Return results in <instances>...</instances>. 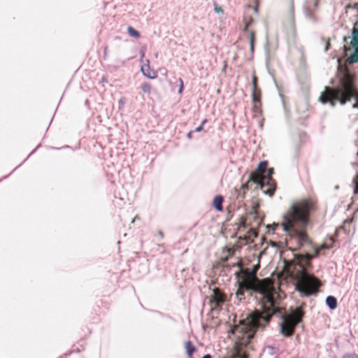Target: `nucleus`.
Returning <instances> with one entry per match:
<instances>
[{"label": "nucleus", "instance_id": "f257e3e1", "mask_svg": "<svg viewBox=\"0 0 358 358\" xmlns=\"http://www.w3.org/2000/svg\"><path fill=\"white\" fill-rule=\"evenodd\" d=\"M258 268L259 265H256L252 270L241 268L236 273L239 278L236 292L237 299L239 301L245 299V291L259 293L262 296V310H255L231 329V333L236 338L234 358H247L244 348L250 343L256 330L266 325L273 314L281 312L274 300L276 292L273 280L271 278L259 279L257 277Z\"/></svg>", "mask_w": 358, "mask_h": 358}, {"label": "nucleus", "instance_id": "473e14b6", "mask_svg": "<svg viewBox=\"0 0 358 358\" xmlns=\"http://www.w3.org/2000/svg\"><path fill=\"white\" fill-rule=\"evenodd\" d=\"M207 122H208L207 119H204V120L202 121V122H201V124L203 126V125H204Z\"/></svg>", "mask_w": 358, "mask_h": 358}, {"label": "nucleus", "instance_id": "c756f323", "mask_svg": "<svg viewBox=\"0 0 358 358\" xmlns=\"http://www.w3.org/2000/svg\"><path fill=\"white\" fill-rule=\"evenodd\" d=\"M157 234H158V235L159 236V237H160L161 238H164V234H163V232H162V231H160V230H159V231H158Z\"/></svg>", "mask_w": 358, "mask_h": 358}, {"label": "nucleus", "instance_id": "412c9836", "mask_svg": "<svg viewBox=\"0 0 358 358\" xmlns=\"http://www.w3.org/2000/svg\"><path fill=\"white\" fill-rule=\"evenodd\" d=\"M274 173V170L273 168H270L267 170L266 169V172L264 173V178H272V175Z\"/></svg>", "mask_w": 358, "mask_h": 358}, {"label": "nucleus", "instance_id": "2f4dec72", "mask_svg": "<svg viewBox=\"0 0 358 358\" xmlns=\"http://www.w3.org/2000/svg\"><path fill=\"white\" fill-rule=\"evenodd\" d=\"M192 131H189L188 134H187V138H192Z\"/></svg>", "mask_w": 358, "mask_h": 358}, {"label": "nucleus", "instance_id": "aec40b11", "mask_svg": "<svg viewBox=\"0 0 358 358\" xmlns=\"http://www.w3.org/2000/svg\"><path fill=\"white\" fill-rule=\"evenodd\" d=\"M252 22H253V18L252 17H250L249 18L245 20V26H244L245 31H249L248 28Z\"/></svg>", "mask_w": 358, "mask_h": 358}, {"label": "nucleus", "instance_id": "4468645a", "mask_svg": "<svg viewBox=\"0 0 358 358\" xmlns=\"http://www.w3.org/2000/svg\"><path fill=\"white\" fill-rule=\"evenodd\" d=\"M261 90L259 87L252 88V97L253 102L261 101Z\"/></svg>", "mask_w": 358, "mask_h": 358}, {"label": "nucleus", "instance_id": "cd10ccee", "mask_svg": "<svg viewBox=\"0 0 358 358\" xmlns=\"http://www.w3.org/2000/svg\"><path fill=\"white\" fill-rule=\"evenodd\" d=\"M215 10L217 13H222V9L220 7H215Z\"/></svg>", "mask_w": 358, "mask_h": 358}, {"label": "nucleus", "instance_id": "7c9ffc66", "mask_svg": "<svg viewBox=\"0 0 358 358\" xmlns=\"http://www.w3.org/2000/svg\"><path fill=\"white\" fill-rule=\"evenodd\" d=\"M314 1V6L317 7L320 0H313Z\"/></svg>", "mask_w": 358, "mask_h": 358}, {"label": "nucleus", "instance_id": "6ab92c4d", "mask_svg": "<svg viewBox=\"0 0 358 358\" xmlns=\"http://www.w3.org/2000/svg\"><path fill=\"white\" fill-rule=\"evenodd\" d=\"M261 108H262L261 101H259L258 102H254V106H253L252 110L256 114L262 113Z\"/></svg>", "mask_w": 358, "mask_h": 358}, {"label": "nucleus", "instance_id": "dca6fc26", "mask_svg": "<svg viewBox=\"0 0 358 358\" xmlns=\"http://www.w3.org/2000/svg\"><path fill=\"white\" fill-rule=\"evenodd\" d=\"M326 303L331 309H335L337 307V300L333 296H329L326 299Z\"/></svg>", "mask_w": 358, "mask_h": 358}, {"label": "nucleus", "instance_id": "7ed1b4c3", "mask_svg": "<svg viewBox=\"0 0 358 358\" xmlns=\"http://www.w3.org/2000/svg\"><path fill=\"white\" fill-rule=\"evenodd\" d=\"M314 254L295 255L293 259L285 262L284 272L296 281L295 289L304 296H310L318 292L322 282L313 274L311 260L317 257L319 249L313 247Z\"/></svg>", "mask_w": 358, "mask_h": 358}, {"label": "nucleus", "instance_id": "a211bd4d", "mask_svg": "<svg viewBox=\"0 0 358 358\" xmlns=\"http://www.w3.org/2000/svg\"><path fill=\"white\" fill-rule=\"evenodd\" d=\"M141 90L145 94H150L152 90V85L150 83H143L141 85Z\"/></svg>", "mask_w": 358, "mask_h": 358}, {"label": "nucleus", "instance_id": "4be33fe9", "mask_svg": "<svg viewBox=\"0 0 358 358\" xmlns=\"http://www.w3.org/2000/svg\"><path fill=\"white\" fill-rule=\"evenodd\" d=\"M252 88L258 87L257 77L256 76V75L255 73L252 75Z\"/></svg>", "mask_w": 358, "mask_h": 358}, {"label": "nucleus", "instance_id": "9b49d317", "mask_svg": "<svg viewBox=\"0 0 358 358\" xmlns=\"http://www.w3.org/2000/svg\"><path fill=\"white\" fill-rule=\"evenodd\" d=\"M237 247L234 245L232 247L228 248L225 247L222 249V255L220 256V260L222 264H224L228 261L229 258L233 257L235 254V251Z\"/></svg>", "mask_w": 358, "mask_h": 358}, {"label": "nucleus", "instance_id": "72a5a7b5", "mask_svg": "<svg viewBox=\"0 0 358 358\" xmlns=\"http://www.w3.org/2000/svg\"><path fill=\"white\" fill-rule=\"evenodd\" d=\"M119 104L123 105L124 104V100L123 99H120Z\"/></svg>", "mask_w": 358, "mask_h": 358}, {"label": "nucleus", "instance_id": "9d476101", "mask_svg": "<svg viewBox=\"0 0 358 358\" xmlns=\"http://www.w3.org/2000/svg\"><path fill=\"white\" fill-rule=\"evenodd\" d=\"M141 71L144 76L150 79H155L157 77V72L150 68V61L148 59H146L145 63L141 66Z\"/></svg>", "mask_w": 358, "mask_h": 358}, {"label": "nucleus", "instance_id": "c9c22d12", "mask_svg": "<svg viewBox=\"0 0 358 358\" xmlns=\"http://www.w3.org/2000/svg\"><path fill=\"white\" fill-rule=\"evenodd\" d=\"M223 358H227V357H223Z\"/></svg>", "mask_w": 358, "mask_h": 358}, {"label": "nucleus", "instance_id": "393cba45", "mask_svg": "<svg viewBox=\"0 0 358 358\" xmlns=\"http://www.w3.org/2000/svg\"><path fill=\"white\" fill-rule=\"evenodd\" d=\"M342 358H358V356L355 353H347Z\"/></svg>", "mask_w": 358, "mask_h": 358}, {"label": "nucleus", "instance_id": "f03ea898", "mask_svg": "<svg viewBox=\"0 0 358 358\" xmlns=\"http://www.w3.org/2000/svg\"><path fill=\"white\" fill-rule=\"evenodd\" d=\"M319 210L318 200L315 197L302 199L292 204L283 217V229L296 241L298 248L312 246L306 227L310 217Z\"/></svg>", "mask_w": 358, "mask_h": 358}, {"label": "nucleus", "instance_id": "20e7f679", "mask_svg": "<svg viewBox=\"0 0 358 358\" xmlns=\"http://www.w3.org/2000/svg\"><path fill=\"white\" fill-rule=\"evenodd\" d=\"M338 84L336 87H325L320 96L322 103H330L334 106L337 103L345 105L354 99L356 102L353 108H358V88L356 73L347 66H341L338 72Z\"/></svg>", "mask_w": 358, "mask_h": 358}, {"label": "nucleus", "instance_id": "5701e85b", "mask_svg": "<svg viewBox=\"0 0 358 358\" xmlns=\"http://www.w3.org/2000/svg\"><path fill=\"white\" fill-rule=\"evenodd\" d=\"M178 81L180 83V87H179V90H178V93L179 94H182V92H183V89H184V84H183V80L181 78H180L178 79Z\"/></svg>", "mask_w": 358, "mask_h": 358}, {"label": "nucleus", "instance_id": "2eb2a0df", "mask_svg": "<svg viewBox=\"0 0 358 358\" xmlns=\"http://www.w3.org/2000/svg\"><path fill=\"white\" fill-rule=\"evenodd\" d=\"M248 31V38L250 41V48L252 52L254 51L255 48V32L253 30H250Z\"/></svg>", "mask_w": 358, "mask_h": 358}, {"label": "nucleus", "instance_id": "f704fd0d", "mask_svg": "<svg viewBox=\"0 0 358 358\" xmlns=\"http://www.w3.org/2000/svg\"><path fill=\"white\" fill-rule=\"evenodd\" d=\"M357 157H358V150H357Z\"/></svg>", "mask_w": 358, "mask_h": 358}, {"label": "nucleus", "instance_id": "a878e982", "mask_svg": "<svg viewBox=\"0 0 358 358\" xmlns=\"http://www.w3.org/2000/svg\"><path fill=\"white\" fill-rule=\"evenodd\" d=\"M231 266H238L240 268H241L242 266V261L241 259L238 258V260L236 263H234Z\"/></svg>", "mask_w": 358, "mask_h": 358}, {"label": "nucleus", "instance_id": "423d86ee", "mask_svg": "<svg viewBox=\"0 0 358 358\" xmlns=\"http://www.w3.org/2000/svg\"><path fill=\"white\" fill-rule=\"evenodd\" d=\"M258 207V204H256L252 207V211L247 217H241L240 219L238 230L248 228V234L245 235L243 238L247 241L255 238L258 235L257 229L261 225L263 220L259 214Z\"/></svg>", "mask_w": 358, "mask_h": 358}, {"label": "nucleus", "instance_id": "39448f33", "mask_svg": "<svg viewBox=\"0 0 358 358\" xmlns=\"http://www.w3.org/2000/svg\"><path fill=\"white\" fill-rule=\"evenodd\" d=\"M268 166L266 161L261 162L257 169L250 173V179L259 185L262 192L269 196H272L276 189V182L273 178H264V173Z\"/></svg>", "mask_w": 358, "mask_h": 358}, {"label": "nucleus", "instance_id": "1a4fd4ad", "mask_svg": "<svg viewBox=\"0 0 358 358\" xmlns=\"http://www.w3.org/2000/svg\"><path fill=\"white\" fill-rule=\"evenodd\" d=\"M210 296V303L213 308L221 306L226 301V295L219 288H215Z\"/></svg>", "mask_w": 358, "mask_h": 358}, {"label": "nucleus", "instance_id": "6e6552de", "mask_svg": "<svg viewBox=\"0 0 358 358\" xmlns=\"http://www.w3.org/2000/svg\"><path fill=\"white\" fill-rule=\"evenodd\" d=\"M351 46L352 47L354 52L353 53L347 57L346 63L352 64L354 63H358V22L354 24L352 31V41L350 42Z\"/></svg>", "mask_w": 358, "mask_h": 358}, {"label": "nucleus", "instance_id": "ddd939ff", "mask_svg": "<svg viewBox=\"0 0 358 358\" xmlns=\"http://www.w3.org/2000/svg\"><path fill=\"white\" fill-rule=\"evenodd\" d=\"M185 348L187 355L191 357L194 352L196 351V348L191 341H186L185 343Z\"/></svg>", "mask_w": 358, "mask_h": 358}, {"label": "nucleus", "instance_id": "f3484780", "mask_svg": "<svg viewBox=\"0 0 358 358\" xmlns=\"http://www.w3.org/2000/svg\"><path fill=\"white\" fill-rule=\"evenodd\" d=\"M127 33L130 36L134 37L135 38H138L141 36L140 33L134 28L130 26L127 27Z\"/></svg>", "mask_w": 358, "mask_h": 358}, {"label": "nucleus", "instance_id": "c85d7f7f", "mask_svg": "<svg viewBox=\"0 0 358 358\" xmlns=\"http://www.w3.org/2000/svg\"><path fill=\"white\" fill-rule=\"evenodd\" d=\"M255 3H256V5H255L254 10H255V13H257L258 12V1H257V0H255Z\"/></svg>", "mask_w": 358, "mask_h": 358}, {"label": "nucleus", "instance_id": "b1692460", "mask_svg": "<svg viewBox=\"0 0 358 358\" xmlns=\"http://www.w3.org/2000/svg\"><path fill=\"white\" fill-rule=\"evenodd\" d=\"M355 184L354 193L358 194V176L353 180Z\"/></svg>", "mask_w": 358, "mask_h": 358}, {"label": "nucleus", "instance_id": "bb28decb", "mask_svg": "<svg viewBox=\"0 0 358 358\" xmlns=\"http://www.w3.org/2000/svg\"><path fill=\"white\" fill-rule=\"evenodd\" d=\"M203 129V125H200L198 127H196L194 130L195 132H200Z\"/></svg>", "mask_w": 358, "mask_h": 358}, {"label": "nucleus", "instance_id": "0eeeda50", "mask_svg": "<svg viewBox=\"0 0 358 358\" xmlns=\"http://www.w3.org/2000/svg\"><path fill=\"white\" fill-rule=\"evenodd\" d=\"M303 313L301 310L296 309L289 315L283 317V321L281 324V333L287 337L291 336L294 332L296 326L300 322Z\"/></svg>", "mask_w": 358, "mask_h": 358}, {"label": "nucleus", "instance_id": "f8f14e48", "mask_svg": "<svg viewBox=\"0 0 358 358\" xmlns=\"http://www.w3.org/2000/svg\"><path fill=\"white\" fill-rule=\"evenodd\" d=\"M223 202H224L223 196L221 195H217L213 199V206L218 212H222L223 211V207H222Z\"/></svg>", "mask_w": 358, "mask_h": 358}]
</instances>
